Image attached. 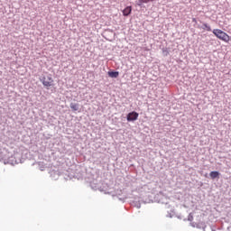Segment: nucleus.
<instances>
[{
    "mask_svg": "<svg viewBox=\"0 0 231 231\" xmlns=\"http://www.w3.org/2000/svg\"><path fill=\"white\" fill-rule=\"evenodd\" d=\"M200 24L202 25H198L197 28H199V30H204V32H212V27H210V24L200 21Z\"/></svg>",
    "mask_w": 231,
    "mask_h": 231,
    "instance_id": "obj_5",
    "label": "nucleus"
},
{
    "mask_svg": "<svg viewBox=\"0 0 231 231\" xmlns=\"http://www.w3.org/2000/svg\"><path fill=\"white\" fill-rule=\"evenodd\" d=\"M0 162H4V163L9 165H17L19 163H23L21 153L15 152L14 155L10 157H6L5 152H0Z\"/></svg>",
    "mask_w": 231,
    "mask_h": 231,
    "instance_id": "obj_1",
    "label": "nucleus"
},
{
    "mask_svg": "<svg viewBox=\"0 0 231 231\" xmlns=\"http://www.w3.org/2000/svg\"><path fill=\"white\" fill-rule=\"evenodd\" d=\"M60 176V171H52L51 172V178L52 180H59Z\"/></svg>",
    "mask_w": 231,
    "mask_h": 231,
    "instance_id": "obj_9",
    "label": "nucleus"
},
{
    "mask_svg": "<svg viewBox=\"0 0 231 231\" xmlns=\"http://www.w3.org/2000/svg\"><path fill=\"white\" fill-rule=\"evenodd\" d=\"M131 12H133V7L132 6H126L124 10H123V15L125 17H129V15H131Z\"/></svg>",
    "mask_w": 231,
    "mask_h": 231,
    "instance_id": "obj_7",
    "label": "nucleus"
},
{
    "mask_svg": "<svg viewBox=\"0 0 231 231\" xmlns=\"http://www.w3.org/2000/svg\"><path fill=\"white\" fill-rule=\"evenodd\" d=\"M205 176H206V178H208V176L207 174Z\"/></svg>",
    "mask_w": 231,
    "mask_h": 231,
    "instance_id": "obj_22",
    "label": "nucleus"
},
{
    "mask_svg": "<svg viewBox=\"0 0 231 231\" xmlns=\"http://www.w3.org/2000/svg\"><path fill=\"white\" fill-rule=\"evenodd\" d=\"M147 3H150V0H143V5Z\"/></svg>",
    "mask_w": 231,
    "mask_h": 231,
    "instance_id": "obj_19",
    "label": "nucleus"
},
{
    "mask_svg": "<svg viewBox=\"0 0 231 231\" xmlns=\"http://www.w3.org/2000/svg\"><path fill=\"white\" fill-rule=\"evenodd\" d=\"M213 33L216 37H217V39L224 41V42H228V41H230V36L221 29H214Z\"/></svg>",
    "mask_w": 231,
    "mask_h": 231,
    "instance_id": "obj_3",
    "label": "nucleus"
},
{
    "mask_svg": "<svg viewBox=\"0 0 231 231\" xmlns=\"http://www.w3.org/2000/svg\"><path fill=\"white\" fill-rule=\"evenodd\" d=\"M188 221H194V216L192 215V213H189L188 216Z\"/></svg>",
    "mask_w": 231,
    "mask_h": 231,
    "instance_id": "obj_14",
    "label": "nucleus"
},
{
    "mask_svg": "<svg viewBox=\"0 0 231 231\" xmlns=\"http://www.w3.org/2000/svg\"><path fill=\"white\" fill-rule=\"evenodd\" d=\"M134 207H136V208H142V204H140V202H138V201L134 202Z\"/></svg>",
    "mask_w": 231,
    "mask_h": 231,
    "instance_id": "obj_15",
    "label": "nucleus"
},
{
    "mask_svg": "<svg viewBox=\"0 0 231 231\" xmlns=\"http://www.w3.org/2000/svg\"><path fill=\"white\" fill-rule=\"evenodd\" d=\"M191 22L194 23V24H198V20L196 18H192Z\"/></svg>",
    "mask_w": 231,
    "mask_h": 231,
    "instance_id": "obj_17",
    "label": "nucleus"
},
{
    "mask_svg": "<svg viewBox=\"0 0 231 231\" xmlns=\"http://www.w3.org/2000/svg\"><path fill=\"white\" fill-rule=\"evenodd\" d=\"M106 32H113V31H111V30H109V29H108V30H106Z\"/></svg>",
    "mask_w": 231,
    "mask_h": 231,
    "instance_id": "obj_20",
    "label": "nucleus"
},
{
    "mask_svg": "<svg viewBox=\"0 0 231 231\" xmlns=\"http://www.w3.org/2000/svg\"><path fill=\"white\" fill-rule=\"evenodd\" d=\"M162 203H166L167 204V202H162Z\"/></svg>",
    "mask_w": 231,
    "mask_h": 231,
    "instance_id": "obj_23",
    "label": "nucleus"
},
{
    "mask_svg": "<svg viewBox=\"0 0 231 231\" xmlns=\"http://www.w3.org/2000/svg\"><path fill=\"white\" fill-rule=\"evenodd\" d=\"M152 1H154V0H150V3H152Z\"/></svg>",
    "mask_w": 231,
    "mask_h": 231,
    "instance_id": "obj_21",
    "label": "nucleus"
},
{
    "mask_svg": "<svg viewBox=\"0 0 231 231\" xmlns=\"http://www.w3.org/2000/svg\"><path fill=\"white\" fill-rule=\"evenodd\" d=\"M136 5H137V6H143V0H137Z\"/></svg>",
    "mask_w": 231,
    "mask_h": 231,
    "instance_id": "obj_16",
    "label": "nucleus"
},
{
    "mask_svg": "<svg viewBox=\"0 0 231 231\" xmlns=\"http://www.w3.org/2000/svg\"><path fill=\"white\" fill-rule=\"evenodd\" d=\"M162 53H163L164 57H167L169 55V49L162 48Z\"/></svg>",
    "mask_w": 231,
    "mask_h": 231,
    "instance_id": "obj_13",
    "label": "nucleus"
},
{
    "mask_svg": "<svg viewBox=\"0 0 231 231\" xmlns=\"http://www.w3.org/2000/svg\"><path fill=\"white\" fill-rule=\"evenodd\" d=\"M196 228L203 229V231H205L207 228V224L205 222H199L196 224Z\"/></svg>",
    "mask_w": 231,
    "mask_h": 231,
    "instance_id": "obj_10",
    "label": "nucleus"
},
{
    "mask_svg": "<svg viewBox=\"0 0 231 231\" xmlns=\"http://www.w3.org/2000/svg\"><path fill=\"white\" fill-rule=\"evenodd\" d=\"M138 116H140V114L136 111H132L127 114L126 120L127 122H136L138 120Z\"/></svg>",
    "mask_w": 231,
    "mask_h": 231,
    "instance_id": "obj_4",
    "label": "nucleus"
},
{
    "mask_svg": "<svg viewBox=\"0 0 231 231\" xmlns=\"http://www.w3.org/2000/svg\"><path fill=\"white\" fill-rule=\"evenodd\" d=\"M108 77H110V79H118V76L120 75V72L116 71V70H111L107 72Z\"/></svg>",
    "mask_w": 231,
    "mask_h": 231,
    "instance_id": "obj_8",
    "label": "nucleus"
},
{
    "mask_svg": "<svg viewBox=\"0 0 231 231\" xmlns=\"http://www.w3.org/2000/svg\"><path fill=\"white\" fill-rule=\"evenodd\" d=\"M221 173L217 171H213L209 173L210 180H219Z\"/></svg>",
    "mask_w": 231,
    "mask_h": 231,
    "instance_id": "obj_6",
    "label": "nucleus"
},
{
    "mask_svg": "<svg viewBox=\"0 0 231 231\" xmlns=\"http://www.w3.org/2000/svg\"><path fill=\"white\" fill-rule=\"evenodd\" d=\"M40 82H42V86H44V88H46L47 89H50L51 86H54V80L51 74L40 77Z\"/></svg>",
    "mask_w": 231,
    "mask_h": 231,
    "instance_id": "obj_2",
    "label": "nucleus"
},
{
    "mask_svg": "<svg viewBox=\"0 0 231 231\" xmlns=\"http://www.w3.org/2000/svg\"><path fill=\"white\" fill-rule=\"evenodd\" d=\"M80 106L78 103H70V109L72 111H79Z\"/></svg>",
    "mask_w": 231,
    "mask_h": 231,
    "instance_id": "obj_12",
    "label": "nucleus"
},
{
    "mask_svg": "<svg viewBox=\"0 0 231 231\" xmlns=\"http://www.w3.org/2000/svg\"><path fill=\"white\" fill-rule=\"evenodd\" d=\"M191 226H193V228H196V225H198V223L192 222L190 223Z\"/></svg>",
    "mask_w": 231,
    "mask_h": 231,
    "instance_id": "obj_18",
    "label": "nucleus"
},
{
    "mask_svg": "<svg viewBox=\"0 0 231 231\" xmlns=\"http://www.w3.org/2000/svg\"><path fill=\"white\" fill-rule=\"evenodd\" d=\"M90 187L93 190H100V192H102V188L98 187V184L94 183V182H90Z\"/></svg>",
    "mask_w": 231,
    "mask_h": 231,
    "instance_id": "obj_11",
    "label": "nucleus"
}]
</instances>
